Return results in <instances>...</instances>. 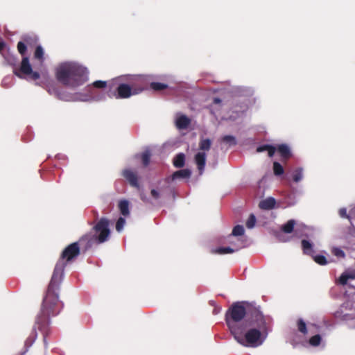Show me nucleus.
Listing matches in <instances>:
<instances>
[{
	"instance_id": "12",
	"label": "nucleus",
	"mask_w": 355,
	"mask_h": 355,
	"mask_svg": "<svg viewBox=\"0 0 355 355\" xmlns=\"http://www.w3.org/2000/svg\"><path fill=\"white\" fill-rule=\"evenodd\" d=\"M165 191H168V195H173L174 193L173 188L164 182V184L160 187L159 191L155 189H152L150 191V195L155 200H158L161 196L160 192L164 193Z\"/></svg>"
},
{
	"instance_id": "35",
	"label": "nucleus",
	"mask_w": 355,
	"mask_h": 355,
	"mask_svg": "<svg viewBox=\"0 0 355 355\" xmlns=\"http://www.w3.org/2000/svg\"><path fill=\"white\" fill-rule=\"evenodd\" d=\"M320 342L321 336L319 334H316L309 339V344L313 347L318 346L320 344Z\"/></svg>"
},
{
	"instance_id": "5",
	"label": "nucleus",
	"mask_w": 355,
	"mask_h": 355,
	"mask_svg": "<svg viewBox=\"0 0 355 355\" xmlns=\"http://www.w3.org/2000/svg\"><path fill=\"white\" fill-rule=\"evenodd\" d=\"M117 79L113 80L108 85V96L116 99H125L137 95L145 89L144 78L142 76L132 78L128 83H119Z\"/></svg>"
},
{
	"instance_id": "42",
	"label": "nucleus",
	"mask_w": 355,
	"mask_h": 355,
	"mask_svg": "<svg viewBox=\"0 0 355 355\" xmlns=\"http://www.w3.org/2000/svg\"><path fill=\"white\" fill-rule=\"evenodd\" d=\"M140 198L144 202H148V198L143 193H140Z\"/></svg>"
},
{
	"instance_id": "43",
	"label": "nucleus",
	"mask_w": 355,
	"mask_h": 355,
	"mask_svg": "<svg viewBox=\"0 0 355 355\" xmlns=\"http://www.w3.org/2000/svg\"><path fill=\"white\" fill-rule=\"evenodd\" d=\"M5 43L3 42H0V52L4 49Z\"/></svg>"
},
{
	"instance_id": "26",
	"label": "nucleus",
	"mask_w": 355,
	"mask_h": 355,
	"mask_svg": "<svg viewBox=\"0 0 355 355\" xmlns=\"http://www.w3.org/2000/svg\"><path fill=\"white\" fill-rule=\"evenodd\" d=\"M221 141L226 144L229 146H233L236 145V140L234 136L225 135L221 138Z\"/></svg>"
},
{
	"instance_id": "37",
	"label": "nucleus",
	"mask_w": 355,
	"mask_h": 355,
	"mask_svg": "<svg viewBox=\"0 0 355 355\" xmlns=\"http://www.w3.org/2000/svg\"><path fill=\"white\" fill-rule=\"evenodd\" d=\"M256 223V217L254 214H250L246 221V227L249 229L253 228Z\"/></svg>"
},
{
	"instance_id": "4",
	"label": "nucleus",
	"mask_w": 355,
	"mask_h": 355,
	"mask_svg": "<svg viewBox=\"0 0 355 355\" xmlns=\"http://www.w3.org/2000/svg\"><path fill=\"white\" fill-rule=\"evenodd\" d=\"M55 78L62 85L76 89L87 82V69L76 62H62L55 69Z\"/></svg>"
},
{
	"instance_id": "17",
	"label": "nucleus",
	"mask_w": 355,
	"mask_h": 355,
	"mask_svg": "<svg viewBox=\"0 0 355 355\" xmlns=\"http://www.w3.org/2000/svg\"><path fill=\"white\" fill-rule=\"evenodd\" d=\"M283 159H288L291 157L290 148L286 144H280L277 148Z\"/></svg>"
},
{
	"instance_id": "39",
	"label": "nucleus",
	"mask_w": 355,
	"mask_h": 355,
	"mask_svg": "<svg viewBox=\"0 0 355 355\" xmlns=\"http://www.w3.org/2000/svg\"><path fill=\"white\" fill-rule=\"evenodd\" d=\"M92 86L95 88L103 89L107 86V83L103 80H96L92 83Z\"/></svg>"
},
{
	"instance_id": "6",
	"label": "nucleus",
	"mask_w": 355,
	"mask_h": 355,
	"mask_svg": "<svg viewBox=\"0 0 355 355\" xmlns=\"http://www.w3.org/2000/svg\"><path fill=\"white\" fill-rule=\"evenodd\" d=\"M110 221L106 218H101L94 226L95 234H86L80 239V242L87 241L86 248L91 247L94 243H103L110 237Z\"/></svg>"
},
{
	"instance_id": "31",
	"label": "nucleus",
	"mask_w": 355,
	"mask_h": 355,
	"mask_svg": "<svg viewBox=\"0 0 355 355\" xmlns=\"http://www.w3.org/2000/svg\"><path fill=\"white\" fill-rule=\"evenodd\" d=\"M211 141L209 139H203L200 141L199 148L202 150H209L211 148Z\"/></svg>"
},
{
	"instance_id": "30",
	"label": "nucleus",
	"mask_w": 355,
	"mask_h": 355,
	"mask_svg": "<svg viewBox=\"0 0 355 355\" xmlns=\"http://www.w3.org/2000/svg\"><path fill=\"white\" fill-rule=\"evenodd\" d=\"M303 178V170L302 168H296L293 173V180L295 182H299Z\"/></svg>"
},
{
	"instance_id": "7",
	"label": "nucleus",
	"mask_w": 355,
	"mask_h": 355,
	"mask_svg": "<svg viewBox=\"0 0 355 355\" xmlns=\"http://www.w3.org/2000/svg\"><path fill=\"white\" fill-rule=\"evenodd\" d=\"M13 72L19 78L26 76L32 80H37L40 78V74L33 70L28 57H23L19 69H15Z\"/></svg>"
},
{
	"instance_id": "16",
	"label": "nucleus",
	"mask_w": 355,
	"mask_h": 355,
	"mask_svg": "<svg viewBox=\"0 0 355 355\" xmlns=\"http://www.w3.org/2000/svg\"><path fill=\"white\" fill-rule=\"evenodd\" d=\"M296 225V221L294 219L288 220L285 224L282 225L281 230L284 233L291 234L295 232Z\"/></svg>"
},
{
	"instance_id": "11",
	"label": "nucleus",
	"mask_w": 355,
	"mask_h": 355,
	"mask_svg": "<svg viewBox=\"0 0 355 355\" xmlns=\"http://www.w3.org/2000/svg\"><path fill=\"white\" fill-rule=\"evenodd\" d=\"M32 42H35V40L30 36H24L23 41H19L17 43V51L22 56L26 54L27 46L31 45Z\"/></svg>"
},
{
	"instance_id": "36",
	"label": "nucleus",
	"mask_w": 355,
	"mask_h": 355,
	"mask_svg": "<svg viewBox=\"0 0 355 355\" xmlns=\"http://www.w3.org/2000/svg\"><path fill=\"white\" fill-rule=\"evenodd\" d=\"M244 228L242 225H236L232 232V235L233 236H242L244 234Z\"/></svg>"
},
{
	"instance_id": "15",
	"label": "nucleus",
	"mask_w": 355,
	"mask_h": 355,
	"mask_svg": "<svg viewBox=\"0 0 355 355\" xmlns=\"http://www.w3.org/2000/svg\"><path fill=\"white\" fill-rule=\"evenodd\" d=\"M275 204H276L275 200L273 198L270 197L265 200H261L259 204V207L261 209L269 210V209H272V208H274L275 206Z\"/></svg>"
},
{
	"instance_id": "34",
	"label": "nucleus",
	"mask_w": 355,
	"mask_h": 355,
	"mask_svg": "<svg viewBox=\"0 0 355 355\" xmlns=\"http://www.w3.org/2000/svg\"><path fill=\"white\" fill-rule=\"evenodd\" d=\"M298 331L303 334H307L306 324L302 319H299L297 322Z\"/></svg>"
},
{
	"instance_id": "29",
	"label": "nucleus",
	"mask_w": 355,
	"mask_h": 355,
	"mask_svg": "<svg viewBox=\"0 0 355 355\" xmlns=\"http://www.w3.org/2000/svg\"><path fill=\"white\" fill-rule=\"evenodd\" d=\"M331 254L338 259H344L345 257V252L338 247H332L331 249Z\"/></svg>"
},
{
	"instance_id": "8",
	"label": "nucleus",
	"mask_w": 355,
	"mask_h": 355,
	"mask_svg": "<svg viewBox=\"0 0 355 355\" xmlns=\"http://www.w3.org/2000/svg\"><path fill=\"white\" fill-rule=\"evenodd\" d=\"M336 319L349 321L355 319V302L347 301L334 313Z\"/></svg>"
},
{
	"instance_id": "28",
	"label": "nucleus",
	"mask_w": 355,
	"mask_h": 355,
	"mask_svg": "<svg viewBox=\"0 0 355 355\" xmlns=\"http://www.w3.org/2000/svg\"><path fill=\"white\" fill-rule=\"evenodd\" d=\"M150 87L154 91L159 92L168 88V85L162 83L153 82L150 84Z\"/></svg>"
},
{
	"instance_id": "24",
	"label": "nucleus",
	"mask_w": 355,
	"mask_h": 355,
	"mask_svg": "<svg viewBox=\"0 0 355 355\" xmlns=\"http://www.w3.org/2000/svg\"><path fill=\"white\" fill-rule=\"evenodd\" d=\"M241 248H242V246H240L236 249H234L230 247H220L216 250V252L218 254H220L233 253V252L239 250Z\"/></svg>"
},
{
	"instance_id": "32",
	"label": "nucleus",
	"mask_w": 355,
	"mask_h": 355,
	"mask_svg": "<svg viewBox=\"0 0 355 355\" xmlns=\"http://www.w3.org/2000/svg\"><path fill=\"white\" fill-rule=\"evenodd\" d=\"M349 279H355V274L343 273L338 279V282L341 285H345Z\"/></svg>"
},
{
	"instance_id": "10",
	"label": "nucleus",
	"mask_w": 355,
	"mask_h": 355,
	"mask_svg": "<svg viewBox=\"0 0 355 355\" xmlns=\"http://www.w3.org/2000/svg\"><path fill=\"white\" fill-rule=\"evenodd\" d=\"M191 175V171L189 169L179 170L173 173L172 175L166 178L163 180L159 181L158 184L161 185L162 182H164L166 184H169L171 181L178 178H190Z\"/></svg>"
},
{
	"instance_id": "2",
	"label": "nucleus",
	"mask_w": 355,
	"mask_h": 355,
	"mask_svg": "<svg viewBox=\"0 0 355 355\" xmlns=\"http://www.w3.org/2000/svg\"><path fill=\"white\" fill-rule=\"evenodd\" d=\"M270 320L262 313L252 320L241 323V327L233 332L234 338L241 345L257 347L263 344L270 331Z\"/></svg>"
},
{
	"instance_id": "20",
	"label": "nucleus",
	"mask_w": 355,
	"mask_h": 355,
	"mask_svg": "<svg viewBox=\"0 0 355 355\" xmlns=\"http://www.w3.org/2000/svg\"><path fill=\"white\" fill-rule=\"evenodd\" d=\"M173 165L177 168H182L185 164V155L184 153H180L175 155L173 159Z\"/></svg>"
},
{
	"instance_id": "3",
	"label": "nucleus",
	"mask_w": 355,
	"mask_h": 355,
	"mask_svg": "<svg viewBox=\"0 0 355 355\" xmlns=\"http://www.w3.org/2000/svg\"><path fill=\"white\" fill-rule=\"evenodd\" d=\"M260 307L255 302L240 301L234 302L227 310L225 322L231 334L241 327V323L247 320H252L261 313Z\"/></svg>"
},
{
	"instance_id": "22",
	"label": "nucleus",
	"mask_w": 355,
	"mask_h": 355,
	"mask_svg": "<svg viewBox=\"0 0 355 355\" xmlns=\"http://www.w3.org/2000/svg\"><path fill=\"white\" fill-rule=\"evenodd\" d=\"M301 244L303 252L306 254L312 255L313 252L312 243L307 240L303 239Z\"/></svg>"
},
{
	"instance_id": "9",
	"label": "nucleus",
	"mask_w": 355,
	"mask_h": 355,
	"mask_svg": "<svg viewBox=\"0 0 355 355\" xmlns=\"http://www.w3.org/2000/svg\"><path fill=\"white\" fill-rule=\"evenodd\" d=\"M122 175L131 187L138 190L140 189L139 177L137 171L130 168H126L123 171Z\"/></svg>"
},
{
	"instance_id": "1",
	"label": "nucleus",
	"mask_w": 355,
	"mask_h": 355,
	"mask_svg": "<svg viewBox=\"0 0 355 355\" xmlns=\"http://www.w3.org/2000/svg\"><path fill=\"white\" fill-rule=\"evenodd\" d=\"M82 243L79 240L78 242L67 245L62 252L60 257L55 264L46 295L43 299L40 312L35 322V326L42 334L44 341L50 331V317L58 315L61 310L58 291L62 280L64 268L67 263L73 261L79 256L80 253L79 243Z\"/></svg>"
},
{
	"instance_id": "21",
	"label": "nucleus",
	"mask_w": 355,
	"mask_h": 355,
	"mask_svg": "<svg viewBox=\"0 0 355 355\" xmlns=\"http://www.w3.org/2000/svg\"><path fill=\"white\" fill-rule=\"evenodd\" d=\"M119 208L121 214L124 216H128L130 214L129 211V202L126 200H122L119 203Z\"/></svg>"
},
{
	"instance_id": "33",
	"label": "nucleus",
	"mask_w": 355,
	"mask_h": 355,
	"mask_svg": "<svg viewBox=\"0 0 355 355\" xmlns=\"http://www.w3.org/2000/svg\"><path fill=\"white\" fill-rule=\"evenodd\" d=\"M273 172L275 175H281L284 173V170L283 166L277 162L273 163Z\"/></svg>"
},
{
	"instance_id": "41",
	"label": "nucleus",
	"mask_w": 355,
	"mask_h": 355,
	"mask_svg": "<svg viewBox=\"0 0 355 355\" xmlns=\"http://www.w3.org/2000/svg\"><path fill=\"white\" fill-rule=\"evenodd\" d=\"M277 237H278V239H279L280 241H282V242H288V241H290V240H291V237H289V236H283V235H282V234H279V235L277 236Z\"/></svg>"
},
{
	"instance_id": "19",
	"label": "nucleus",
	"mask_w": 355,
	"mask_h": 355,
	"mask_svg": "<svg viewBox=\"0 0 355 355\" xmlns=\"http://www.w3.org/2000/svg\"><path fill=\"white\" fill-rule=\"evenodd\" d=\"M277 148L271 145L265 144L257 147V152L261 153L267 150L269 157H272L276 151Z\"/></svg>"
},
{
	"instance_id": "14",
	"label": "nucleus",
	"mask_w": 355,
	"mask_h": 355,
	"mask_svg": "<svg viewBox=\"0 0 355 355\" xmlns=\"http://www.w3.org/2000/svg\"><path fill=\"white\" fill-rule=\"evenodd\" d=\"M195 162L197 165L200 174H202L206 164L205 153L199 152L195 155Z\"/></svg>"
},
{
	"instance_id": "44",
	"label": "nucleus",
	"mask_w": 355,
	"mask_h": 355,
	"mask_svg": "<svg viewBox=\"0 0 355 355\" xmlns=\"http://www.w3.org/2000/svg\"><path fill=\"white\" fill-rule=\"evenodd\" d=\"M220 102V99L218 98H214V103H218Z\"/></svg>"
},
{
	"instance_id": "27",
	"label": "nucleus",
	"mask_w": 355,
	"mask_h": 355,
	"mask_svg": "<svg viewBox=\"0 0 355 355\" xmlns=\"http://www.w3.org/2000/svg\"><path fill=\"white\" fill-rule=\"evenodd\" d=\"M44 54L43 48L41 46H37L34 53V58L42 63L44 60Z\"/></svg>"
},
{
	"instance_id": "23",
	"label": "nucleus",
	"mask_w": 355,
	"mask_h": 355,
	"mask_svg": "<svg viewBox=\"0 0 355 355\" xmlns=\"http://www.w3.org/2000/svg\"><path fill=\"white\" fill-rule=\"evenodd\" d=\"M142 164L144 167H146L149 165L151 157L150 150L147 149L144 151L141 155Z\"/></svg>"
},
{
	"instance_id": "13",
	"label": "nucleus",
	"mask_w": 355,
	"mask_h": 355,
	"mask_svg": "<svg viewBox=\"0 0 355 355\" xmlns=\"http://www.w3.org/2000/svg\"><path fill=\"white\" fill-rule=\"evenodd\" d=\"M191 123V119L184 114H180L175 120V125L179 130L187 129Z\"/></svg>"
},
{
	"instance_id": "38",
	"label": "nucleus",
	"mask_w": 355,
	"mask_h": 355,
	"mask_svg": "<svg viewBox=\"0 0 355 355\" xmlns=\"http://www.w3.org/2000/svg\"><path fill=\"white\" fill-rule=\"evenodd\" d=\"M125 220L123 218L120 217L117 220L116 223V230L119 232H121L123 230V228L125 225Z\"/></svg>"
},
{
	"instance_id": "18",
	"label": "nucleus",
	"mask_w": 355,
	"mask_h": 355,
	"mask_svg": "<svg viewBox=\"0 0 355 355\" xmlns=\"http://www.w3.org/2000/svg\"><path fill=\"white\" fill-rule=\"evenodd\" d=\"M308 227L304 224H297L294 234L296 237L301 238V237H308Z\"/></svg>"
},
{
	"instance_id": "40",
	"label": "nucleus",
	"mask_w": 355,
	"mask_h": 355,
	"mask_svg": "<svg viewBox=\"0 0 355 355\" xmlns=\"http://www.w3.org/2000/svg\"><path fill=\"white\" fill-rule=\"evenodd\" d=\"M339 215L342 218H349V216L347 214V210L345 208H342L339 210Z\"/></svg>"
},
{
	"instance_id": "25",
	"label": "nucleus",
	"mask_w": 355,
	"mask_h": 355,
	"mask_svg": "<svg viewBox=\"0 0 355 355\" xmlns=\"http://www.w3.org/2000/svg\"><path fill=\"white\" fill-rule=\"evenodd\" d=\"M315 263L320 266H325L329 263V261L327 259V258L324 255L317 254V255H311Z\"/></svg>"
}]
</instances>
